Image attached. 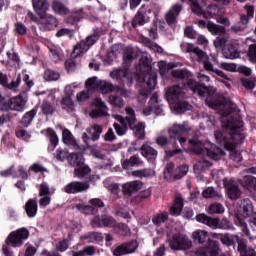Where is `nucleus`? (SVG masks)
Masks as SVG:
<instances>
[{
	"label": "nucleus",
	"instance_id": "1",
	"mask_svg": "<svg viewBox=\"0 0 256 256\" xmlns=\"http://www.w3.org/2000/svg\"><path fill=\"white\" fill-rule=\"evenodd\" d=\"M226 121L227 118L224 117L222 119V127L226 130L216 131L214 136L217 143L223 145L227 151H231L230 158L232 161L239 163L240 161H243V156L241 155V151L235 150V147L245 140V136L239 133V129L243 127V121Z\"/></svg>",
	"mask_w": 256,
	"mask_h": 256
},
{
	"label": "nucleus",
	"instance_id": "2",
	"mask_svg": "<svg viewBox=\"0 0 256 256\" xmlns=\"http://www.w3.org/2000/svg\"><path fill=\"white\" fill-rule=\"evenodd\" d=\"M180 47L184 53L191 54L190 59L192 61H198L199 63L202 62L206 71H211L219 77L227 79V75H225L223 71L213 68V64L208 62L209 57L207 56V53L203 52V50L199 49V47H196L191 43H182Z\"/></svg>",
	"mask_w": 256,
	"mask_h": 256
},
{
	"label": "nucleus",
	"instance_id": "3",
	"mask_svg": "<svg viewBox=\"0 0 256 256\" xmlns=\"http://www.w3.org/2000/svg\"><path fill=\"white\" fill-rule=\"evenodd\" d=\"M185 97V89L179 86H171L166 89V99L170 103L171 109L176 113H185V111H191L192 106L185 102L180 101Z\"/></svg>",
	"mask_w": 256,
	"mask_h": 256
},
{
	"label": "nucleus",
	"instance_id": "4",
	"mask_svg": "<svg viewBox=\"0 0 256 256\" xmlns=\"http://www.w3.org/2000/svg\"><path fill=\"white\" fill-rule=\"evenodd\" d=\"M190 143V151L196 153L197 155H206L210 157V159H214L217 161L225 155V151L221 148H216L215 145L211 144V142H201L199 139H192L189 141Z\"/></svg>",
	"mask_w": 256,
	"mask_h": 256
},
{
	"label": "nucleus",
	"instance_id": "5",
	"mask_svg": "<svg viewBox=\"0 0 256 256\" xmlns=\"http://www.w3.org/2000/svg\"><path fill=\"white\" fill-rule=\"evenodd\" d=\"M187 85L189 89H191L193 93H196V95H199V97H206V105L211 109H221V107H223V104L217 101L213 102V99H215V90H213V88L199 84L193 79H189Z\"/></svg>",
	"mask_w": 256,
	"mask_h": 256
},
{
	"label": "nucleus",
	"instance_id": "6",
	"mask_svg": "<svg viewBox=\"0 0 256 256\" xmlns=\"http://www.w3.org/2000/svg\"><path fill=\"white\" fill-rule=\"evenodd\" d=\"M253 202L249 199L241 200L238 203V213L236 214V225L241 227L244 235L249 237V229H247V223L243 219L253 217Z\"/></svg>",
	"mask_w": 256,
	"mask_h": 256
},
{
	"label": "nucleus",
	"instance_id": "7",
	"mask_svg": "<svg viewBox=\"0 0 256 256\" xmlns=\"http://www.w3.org/2000/svg\"><path fill=\"white\" fill-rule=\"evenodd\" d=\"M67 161L69 165H71L72 167H76L74 169V177H77L78 179H83V177H86V175H89V173H91V168L85 165V159L83 158L82 153L70 154L67 157Z\"/></svg>",
	"mask_w": 256,
	"mask_h": 256
},
{
	"label": "nucleus",
	"instance_id": "8",
	"mask_svg": "<svg viewBox=\"0 0 256 256\" xmlns=\"http://www.w3.org/2000/svg\"><path fill=\"white\" fill-rule=\"evenodd\" d=\"M86 87L87 89H97V91L102 92L103 95L113 91H119V86H115L113 83L105 80H99L97 77L89 78L86 81Z\"/></svg>",
	"mask_w": 256,
	"mask_h": 256
},
{
	"label": "nucleus",
	"instance_id": "9",
	"mask_svg": "<svg viewBox=\"0 0 256 256\" xmlns=\"http://www.w3.org/2000/svg\"><path fill=\"white\" fill-rule=\"evenodd\" d=\"M196 221H198V223H203V225H207L211 229H229L231 227L229 220L223 219L219 222V219L211 218L205 213L196 215Z\"/></svg>",
	"mask_w": 256,
	"mask_h": 256
},
{
	"label": "nucleus",
	"instance_id": "10",
	"mask_svg": "<svg viewBox=\"0 0 256 256\" xmlns=\"http://www.w3.org/2000/svg\"><path fill=\"white\" fill-rule=\"evenodd\" d=\"M29 239V230L20 228L12 231L6 238V245L10 247H21Z\"/></svg>",
	"mask_w": 256,
	"mask_h": 256
},
{
	"label": "nucleus",
	"instance_id": "11",
	"mask_svg": "<svg viewBox=\"0 0 256 256\" xmlns=\"http://www.w3.org/2000/svg\"><path fill=\"white\" fill-rule=\"evenodd\" d=\"M127 115L130 116L129 127L132 129L135 137L137 139H145V123L138 122L137 118H135V111L131 107H126L125 109Z\"/></svg>",
	"mask_w": 256,
	"mask_h": 256
},
{
	"label": "nucleus",
	"instance_id": "12",
	"mask_svg": "<svg viewBox=\"0 0 256 256\" xmlns=\"http://www.w3.org/2000/svg\"><path fill=\"white\" fill-rule=\"evenodd\" d=\"M169 246L175 251H187L193 247V242L185 234H175L169 241Z\"/></svg>",
	"mask_w": 256,
	"mask_h": 256
},
{
	"label": "nucleus",
	"instance_id": "13",
	"mask_svg": "<svg viewBox=\"0 0 256 256\" xmlns=\"http://www.w3.org/2000/svg\"><path fill=\"white\" fill-rule=\"evenodd\" d=\"M77 87L75 84L65 87V96L61 100V108L67 113H73L75 111V102L73 101L74 91L73 88Z\"/></svg>",
	"mask_w": 256,
	"mask_h": 256
},
{
	"label": "nucleus",
	"instance_id": "14",
	"mask_svg": "<svg viewBox=\"0 0 256 256\" xmlns=\"http://www.w3.org/2000/svg\"><path fill=\"white\" fill-rule=\"evenodd\" d=\"M26 106L27 98L18 95L10 98L7 102H5L4 109H6V111H17L18 113H21L25 111Z\"/></svg>",
	"mask_w": 256,
	"mask_h": 256
},
{
	"label": "nucleus",
	"instance_id": "15",
	"mask_svg": "<svg viewBox=\"0 0 256 256\" xmlns=\"http://www.w3.org/2000/svg\"><path fill=\"white\" fill-rule=\"evenodd\" d=\"M111 79H115L122 85L131 87L133 83V74L127 69H116L110 73Z\"/></svg>",
	"mask_w": 256,
	"mask_h": 256
},
{
	"label": "nucleus",
	"instance_id": "16",
	"mask_svg": "<svg viewBox=\"0 0 256 256\" xmlns=\"http://www.w3.org/2000/svg\"><path fill=\"white\" fill-rule=\"evenodd\" d=\"M197 256H225V253L221 252L219 243L209 240L206 247L199 248L196 252Z\"/></svg>",
	"mask_w": 256,
	"mask_h": 256
},
{
	"label": "nucleus",
	"instance_id": "17",
	"mask_svg": "<svg viewBox=\"0 0 256 256\" xmlns=\"http://www.w3.org/2000/svg\"><path fill=\"white\" fill-rule=\"evenodd\" d=\"M91 107H95L96 109H92L89 113V116L91 119H97V117H107L109 116V108H107V105L103 100L100 98H95L94 101L91 104Z\"/></svg>",
	"mask_w": 256,
	"mask_h": 256
},
{
	"label": "nucleus",
	"instance_id": "18",
	"mask_svg": "<svg viewBox=\"0 0 256 256\" xmlns=\"http://www.w3.org/2000/svg\"><path fill=\"white\" fill-rule=\"evenodd\" d=\"M103 133V126L94 124L86 129V132L82 134V140L86 145H89V139L97 141Z\"/></svg>",
	"mask_w": 256,
	"mask_h": 256
},
{
	"label": "nucleus",
	"instance_id": "19",
	"mask_svg": "<svg viewBox=\"0 0 256 256\" xmlns=\"http://www.w3.org/2000/svg\"><path fill=\"white\" fill-rule=\"evenodd\" d=\"M149 15H151V8L142 5L133 18L132 27H137L148 23L150 19Z\"/></svg>",
	"mask_w": 256,
	"mask_h": 256
},
{
	"label": "nucleus",
	"instance_id": "20",
	"mask_svg": "<svg viewBox=\"0 0 256 256\" xmlns=\"http://www.w3.org/2000/svg\"><path fill=\"white\" fill-rule=\"evenodd\" d=\"M223 183L229 199L235 201L239 199V197H241V189H239V186H237V183H235V181L224 179Z\"/></svg>",
	"mask_w": 256,
	"mask_h": 256
},
{
	"label": "nucleus",
	"instance_id": "21",
	"mask_svg": "<svg viewBox=\"0 0 256 256\" xmlns=\"http://www.w3.org/2000/svg\"><path fill=\"white\" fill-rule=\"evenodd\" d=\"M139 245L137 244V241H131L129 243H124L119 246H117L113 250L114 256H123V255H129V253H135L137 251V248Z\"/></svg>",
	"mask_w": 256,
	"mask_h": 256
},
{
	"label": "nucleus",
	"instance_id": "22",
	"mask_svg": "<svg viewBox=\"0 0 256 256\" xmlns=\"http://www.w3.org/2000/svg\"><path fill=\"white\" fill-rule=\"evenodd\" d=\"M89 189V182H81V181H73L68 183L64 187L65 193L73 194L75 193H83V191H87Z\"/></svg>",
	"mask_w": 256,
	"mask_h": 256
},
{
	"label": "nucleus",
	"instance_id": "23",
	"mask_svg": "<svg viewBox=\"0 0 256 256\" xmlns=\"http://www.w3.org/2000/svg\"><path fill=\"white\" fill-rule=\"evenodd\" d=\"M191 128L187 125V123L183 124H174L169 130L168 135L171 139H179L183 133H187Z\"/></svg>",
	"mask_w": 256,
	"mask_h": 256
},
{
	"label": "nucleus",
	"instance_id": "24",
	"mask_svg": "<svg viewBox=\"0 0 256 256\" xmlns=\"http://www.w3.org/2000/svg\"><path fill=\"white\" fill-rule=\"evenodd\" d=\"M114 119H116V121H119V124L114 123V129L117 133V135H125V133H127V127H129V122H130V116L123 118L121 115H114Z\"/></svg>",
	"mask_w": 256,
	"mask_h": 256
},
{
	"label": "nucleus",
	"instance_id": "25",
	"mask_svg": "<svg viewBox=\"0 0 256 256\" xmlns=\"http://www.w3.org/2000/svg\"><path fill=\"white\" fill-rule=\"evenodd\" d=\"M95 41H97L96 36H89L85 42L82 41L75 46L74 53L76 55H81V53H85V51H88L89 48L95 44Z\"/></svg>",
	"mask_w": 256,
	"mask_h": 256
},
{
	"label": "nucleus",
	"instance_id": "26",
	"mask_svg": "<svg viewBox=\"0 0 256 256\" xmlns=\"http://www.w3.org/2000/svg\"><path fill=\"white\" fill-rule=\"evenodd\" d=\"M40 25L45 31H51L57 27V19L51 15H42L40 16Z\"/></svg>",
	"mask_w": 256,
	"mask_h": 256
},
{
	"label": "nucleus",
	"instance_id": "27",
	"mask_svg": "<svg viewBox=\"0 0 256 256\" xmlns=\"http://www.w3.org/2000/svg\"><path fill=\"white\" fill-rule=\"evenodd\" d=\"M116 225L115 219L111 216H104L102 218L96 217L93 220L94 227H113V229H115Z\"/></svg>",
	"mask_w": 256,
	"mask_h": 256
},
{
	"label": "nucleus",
	"instance_id": "28",
	"mask_svg": "<svg viewBox=\"0 0 256 256\" xmlns=\"http://www.w3.org/2000/svg\"><path fill=\"white\" fill-rule=\"evenodd\" d=\"M181 9H182V6L179 4H176L172 6V8L166 13V21L168 25H175V23H177V18L181 13Z\"/></svg>",
	"mask_w": 256,
	"mask_h": 256
},
{
	"label": "nucleus",
	"instance_id": "29",
	"mask_svg": "<svg viewBox=\"0 0 256 256\" xmlns=\"http://www.w3.org/2000/svg\"><path fill=\"white\" fill-rule=\"evenodd\" d=\"M143 187V183L141 181H132L123 184L122 191L124 195H133V193H137V191L141 190Z\"/></svg>",
	"mask_w": 256,
	"mask_h": 256
},
{
	"label": "nucleus",
	"instance_id": "30",
	"mask_svg": "<svg viewBox=\"0 0 256 256\" xmlns=\"http://www.w3.org/2000/svg\"><path fill=\"white\" fill-rule=\"evenodd\" d=\"M32 5L39 17H43L49 11V2L47 0H32Z\"/></svg>",
	"mask_w": 256,
	"mask_h": 256
},
{
	"label": "nucleus",
	"instance_id": "31",
	"mask_svg": "<svg viewBox=\"0 0 256 256\" xmlns=\"http://www.w3.org/2000/svg\"><path fill=\"white\" fill-rule=\"evenodd\" d=\"M42 135H46L50 141V145L48 147L49 151H55V147L59 145V136L54 132L53 129L48 128L46 130H42Z\"/></svg>",
	"mask_w": 256,
	"mask_h": 256
},
{
	"label": "nucleus",
	"instance_id": "32",
	"mask_svg": "<svg viewBox=\"0 0 256 256\" xmlns=\"http://www.w3.org/2000/svg\"><path fill=\"white\" fill-rule=\"evenodd\" d=\"M192 12L196 15H203L204 17H211V13H203V7L207 5L204 0H190Z\"/></svg>",
	"mask_w": 256,
	"mask_h": 256
},
{
	"label": "nucleus",
	"instance_id": "33",
	"mask_svg": "<svg viewBox=\"0 0 256 256\" xmlns=\"http://www.w3.org/2000/svg\"><path fill=\"white\" fill-rule=\"evenodd\" d=\"M62 141L65 145L79 149V144H77L75 136H73V133L69 129H62Z\"/></svg>",
	"mask_w": 256,
	"mask_h": 256
},
{
	"label": "nucleus",
	"instance_id": "34",
	"mask_svg": "<svg viewBox=\"0 0 256 256\" xmlns=\"http://www.w3.org/2000/svg\"><path fill=\"white\" fill-rule=\"evenodd\" d=\"M140 150L141 155H143L147 161H155V159H157V155H159L157 150L147 144H143Z\"/></svg>",
	"mask_w": 256,
	"mask_h": 256
},
{
	"label": "nucleus",
	"instance_id": "35",
	"mask_svg": "<svg viewBox=\"0 0 256 256\" xmlns=\"http://www.w3.org/2000/svg\"><path fill=\"white\" fill-rule=\"evenodd\" d=\"M183 197L181 194H176L174 198V204L170 208L171 215H174L175 217L181 215V211H183Z\"/></svg>",
	"mask_w": 256,
	"mask_h": 256
},
{
	"label": "nucleus",
	"instance_id": "36",
	"mask_svg": "<svg viewBox=\"0 0 256 256\" xmlns=\"http://www.w3.org/2000/svg\"><path fill=\"white\" fill-rule=\"evenodd\" d=\"M143 81H144V83H146V85L148 87L146 92L142 93V95L146 96V95H149V93H151V91H153V89H155V87H157V75L147 74L143 78Z\"/></svg>",
	"mask_w": 256,
	"mask_h": 256
},
{
	"label": "nucleus",
	"instance_id": "37",
	"mask_svg": "<svg viewBox=\"0 0 256 256\" xmlns=\"http://www.w3.org/2000/svg\"><path fill=\"white\" fill-rule=\"evenodd\" d=\"M37 115V108H33L32 110L26 112L20 123L23 127H29V125H31V123H33V119H35V116Z\"/></svg>",
	"mask_w": 256,
	"mask_h": 256
},
{
	"label": "nucleus",
	"instance_id": "38",
	"mask_svg": "<svg viewBox=\"0 0 256 256\" xmlns=\"http://www.w3.org/2000/svg\"><path fill=\"white\" fill-rule=\"evenodd\" d=\"M37 200L29 199L25 204V211L28 217L33 218L37 215Z\"/></svg>",
	"mask_w": 256,
	"mask_h": 256
},
{
	"label": "nucleus",
	"instance_id": "39",
	"mask_svg": "<svg viewBox=\"0 0 256 256\" xmlns=\"http://www.w3.org/2000/svg\"><path fill=\"white\" fill-rule=\"evenodd\" d=\"M223 55L226 59H239L241 52H239V49L229 44L228 48L223 50Z\"/></svg>",
	"mask_w": 256,
	"mask_h": 256
},
{
	"label": "nucleus",
	"instance_id": "40",
	"mask_svg": "<svg viewBox=\"0 0 256 256\" xmlns=\"http://www.w3.org/2000/svg\"><path fill=\"white\" fill-rule=\"evenodd\" d=\"M158 67H159L160 75H162V77H167V73H169L171 69H175L177 65H175V63L173 62L167 63L165 61H160L158 62Z\"/></svg>",
	"mask_w": 256,
	"mask_h": 256
},
{
	"label": "nucleus",
	"instance_id": "41",
	"mask_svg": "<svg viewBox=\"0 0 256 256\" xmlns=\"http://www.w3.org/2000/svg\"><path fill=\"white\" fill-rule=\"evenodd\" d=\"M192 238L194 241H198V243H205L209 238V232L198 229L192 233Z\"/></svg>",
	"mask_w": 256,
	"mask_h": 256
},
{
	"label": "nucleus",
	"instance_id": "42",
	"mask_svg": "<svg viewBox=\"0 0 256 256\" xmlns=\"http://www.w3.org/2000/svg\"><path fill=\"white\" fill-rule=\"evenodd\" d=\"M52 9L54 13H57L58 15H67V13H69V8L59 1H54L52 3Z\"/></svg>",
	"mask_w": 256,
	"mask_h": 256
},
{
	"label": "nucleus",
	"instance_id": "43",
	"mask_svg": "<svg viewBox=\"0 0 256 256\" xmlns=\"http://www.w3.org/2000/svg\"><path fill=\"white\" fill-rule=\"evenodd\" d=\"M207 213L209 215H221V213H225V207L221 203H213L208 207Z\"/></svg>",
	"mask_w": 256,
	"mask_h": 256
},
{
	"label": "nucleus",
	"instance_id": "44",
	"mask_svg": "<svg viewBox=\"0 0 256 256\" xmlns=\"http://www.w3.org/2000/svg\"><path fill=\"white\" fill-rule=\"evenodd\" d=\"M207 29L212 35H223V33H225V27L217 25L213 22L207 23Z\"/></svg>",
	"mask_w": 256,
	"mask_h": 256
},
{
	"label": "nucleus",
	"instance_id": "45",
	"mask_svg": "<svg viewBox=\"0 0 256 256\" xmlns=\"http://www.w3.org/2000/svg\"><path fill=\"white\" fill-rule=\"evenodd\" d=\"M212 237H214V239H220L221 243L223 245H226V247H231V245H233V238L231 236H229V234H217V233H213Z\"/></svg>",
	"mask_w": 256,
	"mask_h": 256
},
{
	"label": "nucleus",
	"instance_id": "46",
	"mask_svg": "<svg viewBox=\"0 0 256 256\" xmlns=\"http://www.w3.org/2000/svg\"><path fill=\"white\" fill-rule=\"evenodd\" d=\"M243 187L248 189V191H253L256 189V178L253 176H245L243 179Z\"/></svg>",
	"mask_w": 256,
	"mask_h": 256
},
{
	"label": "nucleus",
	"instance_id": "47",
	"mask_svg": "<svg viewBox=\"0 0 256 256\" xmlns=\"http://www.w3.org/2000/svg\"><path fill=\"white\" fill-rule=\"evenodd\" d=\"M109 103L116 107L117 109H122L125 107V101L120 96L110 95L109 96Z\"/></svg>",
	"mask_w": 256,
	"mask_h": 256
},
{
	"label": "nucleus",
	"instance_id": "48",
	"mask_svg": "<svg viewBox=\"0 0 256 256\" xmlns=\"http://www.w3.org/2000/svg\"><path fill=\"white\" fill-rule=\"evenodd\" d=\"M135 165H141V159L138 156H132L129 160L122 162L123 169H129V167H135Z\"/></svg>",
	"mask_w": 256,
	"mask_h": 256
},
{
	"label": "nucleus",
	"instance_id": "49",
	"mask_svg": "<svg viewBox=\"0 0 256 256\" xmlns=\"http://www.w3.org/2000/svg\"><path fill=\"white\" fill-rule=\"evenodd\" d=\"M189 173V166L181 165L174 171V179H183Z\"/></svg>",
	"mask_w": 256,
	"mask_h": 256
},
{
	"label": "nucleus",
	"instance_id": "50",
	"mask_svg": "<svg viewBox=\"0 0 256 256\" xmlns=\"http://www.w3.org/2000/svg\"><path fill=\"white\" fill-rule=\"evenodd\" d=\"M169 219V214L167 212H158L152 219L154 225H161Z\"/></svg>",
	"mask_w": 256,
	"mask_h": 256
},
{
	"label": "nucleus",
	"instance_id": "51",
	"mask_svg": "<svg viewBox=\"0 0 256 256\" xmlns=\"http://www.w3.org/2000/svg\"><path fill=\"white\" fill-rule=\"evenodd\" d=\"M172 77H174V79H189L192 75L191 72L187 70L178 69L172 71Z\"/></svg>",
	"mask_w": 256,
	"mask_h": 256
},
{
	"label": "nucleus",
	"instance_id": "52",
	"mask_svg": "<svg viewBox=\"0 0 256 256\" xmlns=\"http://www.w3.org/2000/svg\"><path fill=\"white\" fill-rule=\"evenodd\" d=\"M116 215L123 217V219H131V215H133V211L127 208V206H124L116 209Z\"/></svg>",
	"mask_w": 256,
	"mask_h": 256
},
{
	"label": "nucleus",
	"instance_id": "53",
	"mask_svg": "<svg viewBox=\"0 0 256 256\" xmlns=\"http://www.w3.org/2000/svg\"><path fill=\"white\" fill-rule=\"evenodd\" d=\"M202 195L205 199H211L213 197H223V195L217 192L214 187H208L206 190L203 191Z\"/></svg>",
	"mask_w": 256,
	"mask_h": 256
},
{
	"label": "nucleus",
	"instance_id": "54",
	"mask_svg": "<svg viewBox=\"0 0 256 256\" xmlns=\"http://www.w3.org/2000/svg\"><path fill=\"white\" fill-rule=\"evenodd\" d=\"M61 74L59 72H55L53 70H46L44 72L45 81H59Z\"/></svg>",
	"mask_w": 256,
	"mask_h": 256
},
{
	"label": "nucleus",
	"instance_id": "55",
	"mask_svg": "<svg viewBox=\"0 0 256 256\" xmlns=\"http://www.w3.org/2000/svg\"><path fill=\"white\" fill-rule=\"evenodd\" d=\"M114 231L118 233V235H129V233H131L129 226L123 223L116 224V226L114 227Z\"/></svg>",
	"mask_w": 256,
	"mask_h": 256
},
{
	"label": "nucleus",
	"instance_id": "56",
	"mask_svg": "<svg viewBox=\"0 0 256 256\" xmlns=\"http://www.w3.org/2000/svg\"><path fill=\"white\" fill-rule=\"evenodd\" d=\"M209 167H211L209 161H199L194 165V171H196V173H201V171H205V169H209Z\"/></svg>",
	"mask_w": 256,
	"mask_h": 256
},
{
	"label": "nucleus",
	"instance_id": "57",
	"mask_svg": "<svg viewBox=\"0 0 256 256\" xmlns=\"http://www.w3.org/2000/svg\"><path fill=\"white\" fill-rule=\"evenodd\" d=\"M146 47H148V49H151L152 51H155L156 53H163V48H161V46H159L157 43L146 39L144 41Z\"/></svg>",
	"mask_w": 256,
	"mask_h": 256
},
{
	"label": "nucleus",
	"instance_id": "58",
	"mask_svg": "<svg viewBox=\"0 0 256 256\" xmlns=\"http://www.w3.org/2000/svg\"><path fill=\"white\" fill-rule=\"evenodd\" d=\"M247 57L251 63H256V43L248 47Z\"/></svg>",
	"mask_w": 256,
	"mask_h": 256
},
{
	"label": "nucleus",
	"instance_id": "59",
	"mask_svg": "<svg viewBox=\"0 0 256 256\" xmlns=\"http://www.w3.org/2000/svg\"><path fill=\"white\" fill-rule=\"evenodd\" d=\"M16 137L22 139L23 141H29L31 139V132L25 129H19L16 131Z\"/></svg>",
	"mask_w": 256,
	"mask_h": 256
},
{
	"label": "nucleus",
	"instance_id": "60",
	"mask_svg": "<svg viewBox=\"0 0 256 256\" xmlns=\"http://www.w3.org/2000/svg\"><path fill=\"white\" fill-rule=\"evenodd\" d=\"M227 41H229V40L225 37H217L214 40V47L216 49H221L223 52V50L225 49V45H227Z\"/></svg>",
	"mask_w": 256,
	"mask_h": 256
},
{
	"label": "nucleus",
	"instance_id": "61",
	"mask_svg": "<svg viewBox=\"0 0 256 256\" xmlns=\"http://www.w3.org/2000/svg\"><path fill=\"white\" fill-rule=\"evenodd\" d=\"M174 169L175 165H173V163H168L164 170V179H171V177H175V173H173Z\"/></svg>",
	"mask_w": 256,
	"mask_h": 256
},
{
	"label": "nucleus",
	"instance_id": "62",
	"mask_svg": "<svg viewBox=\"0 0 256 256\" xmlns=\"http://www.w3.org/2000/svg\"><path fill=\"white\" fill-rule=\"evenodd\" d=\"M76 209H78V211H81V213H84V215H91L93 214V211H95L93 207L83 204L76 205Z\"/></svg>",
	"mask_w": 256,
	"mask_h": 256
},
{
	"label": "nucleus",
	"instance_id": "63",
	"mask_svg": "<svg viewBox=\"0 0 256 256\" xmlns=\"http://www.w3.org/2000/svg\"><path fill=\"white\" fill-rule=\"evenodd\" d=\"M30 171H33L34 173H47V168L42 166L39 163H34L30 168Z\"/></svg>",
	"mask_w": 256,
	"mask_h": 256
},
{
	"label": "nucleus",
	"instance_id": "64",
	"mask_svg": "<svg viewBox=\"0 0 256 256\" xmlns=\"http://www.w3.org/2000/svg\"><path fill=\"white\" fill-rule=\"evenodd\" d=\"M133 59H135L133 48L127 47L124 51V61H133Z\"/></svg>",
	"mask_w": 256,
	"mask_h": 256
}]
</instances>
